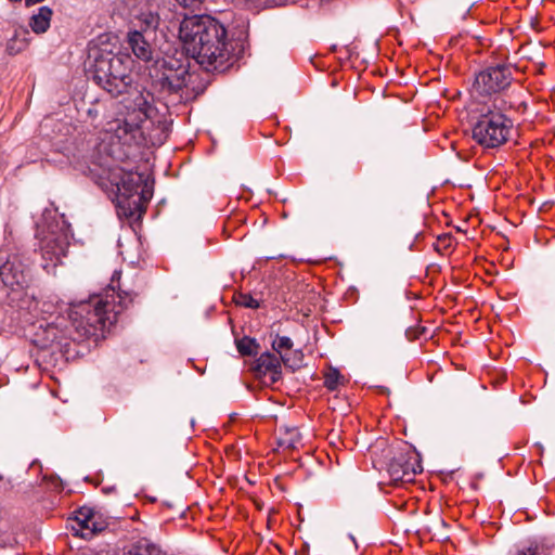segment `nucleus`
Instances as JSON below:
<instances>
[{
    "label": "nucleus",
    "instance_id": "nucleus-1",
    "mask_svg": "<svg viewBox=\"0 0 555 555\" xmlns=\"http://www.w3.org/2000/svg\"><path fill=\"white\" fill-rule=\"evenodd\" d=\"M179 38L189 54L206 72H224L233 56V46L225 26L210 15L185 16Z\"/></svg>",
    "mask_w": 555,
    "mask_h": 555
},
{
    "label": "nucleus",
    "instance_id": "nucleus-2",
    "mask_svg": "<svg viewBox=\"0 0 555 555\" xmlns=\"http://www.w3.org/2000/svg\"><path fill=\"white\" fill-rule=\"evenodd\" d=\"M134 296L127 292L116 295L112 288L72 306L67 317L73 330L69 332L70 339L83 341L91 337L98 339L103 336L104 331L117 322L118 314L132 304Z\"/></svg>",
    "mask_w": 555,
    "mask_h": 555
},
{
    "label": "nucleus",
    "instance_id": "nucleus-3",
    "mask_svg": "<svg viewBox=\"0 0 555 555\" xmlns=\"http://www.w3.org/2000/svg\"><path fill=\"white\" fill-rule=\"evenodd\" d=\"M112 158L100 165L102 172L100 179H106L117 189V207L126 218H140L146 210L152 197L144 175L126 170Z\"/></svg>",
    "mask_w": 555,
    "mask_h": 555
},
{
    "label": "nucleus",
    "instance_id": "nucleus-4",
    "mask_svg": "<svg viewBox=\"0 0 555 555\" xmlns=\"http://www.w3.org/2000/svg\"><path fill=\"white\" fill-rule=\"evenodd\" d=\"M150 98L149 92H139L133 96V106H126L125 113H119L114 120L107 122L106 131L118 140V145H112L107 151L108 158L115 162H125L128 158V153L124 146L143 142L142 126L149 119L152 108Z\"/></svg>",
    "mask_w": 555,
    "mask_h": 555
},
{
    "label": "nucleus",
    "instance_id": "nucleus-5",
    "mask_svg": "<svg viewBox=\"0 0 555 555\" xmlns=\"http://www.w3.org/2000/svg\"><path fill=\"white\" fill-rule=\"evenodd\" d=\"M133 60L129 54L99 53L93 63V80L113 98L122 94L134 96L139 92L132 75Z\"/></svg>",
    "mask_w": 555,
    "mask_h": 555
},
{
    "label": "nucleus",
    "instance_id": "nucleus-6",
    "mask_svg": "<svg viewBox=\"0 0 555 555\" xmlns=\"http://www.w3.org/2000/svg\"><path fill=\"white\" fill-rule=\"evenodd\" d=\"M514 109V105L505 99H495L473 127L476 143L483 149H496L506 143L514 126L509 116Z\"/></svg>",
    "mask_w": 555,
    "mask_h": 555
},
{
    "label": "nucleus",
    "instance_id": "nucleus-7",
    "mask_svg": "<svg viewBox=\"0 0 555 555\" xmlns=\"http://www.w3.org/2000/svg\"><path fill=\"white\" fill-rule=\"evenodd\" d=\"M150 76L160 92L178 93L188 83L189 62L183 53H180V57L166 54L154 62Z\"/></svg>",
    "mask_w": 555,
    "mask_h": 555
},
{
    "label": "nucleus",
    "instance_id": "nucleus-8",
    "mask_svg": "<svg viewBox=\"0 0 555 555\" xmlns=\"http://www.w3.org/2000/svg\"><path fill=\"white\" fill-rule=\"evenodd\" d=\"M387 454L391 455L386 467L390 483L399 486L412 482L415 476L422 472L421 462L414 452L390 448Z\"/></svg>",
    "mask_w": 555,
    "mask_h": 555
},
{
    "label": "nucleus",
    "instance_id": "nucleus-9",
    "mask_svg": "<svg viewBox=\"0 0 555 555\" xmlns=\"http://www.w3.org/2000/svg\"><path fill=\"white\" fill-rule=\"evenodd\" d=\"M513 80L512 66L496 64L486 67L476 76L473 91L479 95H490L505 90Z\"/></svg>",
    "mask_w": 555,
    "mask_h": 555
},
{
    "label": "nucleus",
    "instance_id": "nucleus-10",
    "mask_svg": "<svg viewBox=\"0 0 555 555\" xmlns=\"http://www.w3.org/2000/svg\"><path fill=\"white\" fill-rule=\"evenodd\" d=\"M38 238L42 258L54 266L61 262L69 245L66 232L62 229L53 230L49 228L47 231L42 229L38 233Z\"/></svg>",
    "mask_w": 555,
    "mask_h": 555
},
{
    "label": "nucleus",
    "instance_id": "nucleus-11",
    "mask_svg": "<svg viewBox=\"0 0 555 555\" xmlns=\"http://www.w3.org/2000/svg\"><path fill=\"white\" fill-rule=\"evenodd\" d=\"M69 332H73L69 321L65 317H57L52 323H47L46 326L40 325V332L36 333L35 343L40 348H50L54 345L60 347H67L70 339Z\"/></svg>",
    "mask_w": 555,
    "mask_h": 555
},
{
    "label": "nucleus",
    "instance_id": "nucleus-12",
    "mask_svg": "<svg viewBox=\"0 0 555 555\" xmlns=\"http://www.w3.org/2000/svg\"><path fill=\"white\" fill-rule=\"evenodd\" d=\"M0 279L11 289L23 288L27 285V273L16 256L9 258L0 266Z\"/></svg>",
    "mask_w": 555,
    "mask_h": 555
},
{
    "label": "nucleus",
    "instance_id": "nucleus-13",
    "mask_svg": "<svg viewBox=\"0 0 555 555\" xmlns=\"http://www.w3.org/2000/svg\"><path fill=\"white\" fill-rule=\"evenodd\" d=\"M271 346L285 366L293 371L301 366L302 353L301 351H294L292 353L293 341L289 337L275 335Z\"/></svg>",
    "mask_w": 555,
    "mask_h": 555
},
{
    "label": "nucleus",
    "instance_id": "nucleus-14",
    "mask_svg": "<svg viewBox=\"0 0 555 555\" xmlns=\"http://www.w3.org/2000/svg\"><path fill=\"white\" fill-rule=\"evenodd\" d=\"M282 360L271 352H263L254 362L251 370L255 372L257 377L266 376L268 373L271 374V383H276L282 375L281 371Z\"/></svg>",
    "mask_w": 555,
    "mask_h": 555
},
{
    "label": "nucleus",
    "instance_id": "nucleus-15",
    "mask_svg": "<svg viewBox=\"0 0 555 555\" xmlns=\"http://www.w3.org/2000/svg\"><path fill=\"white\" fill-rule=\"evenodd\" d=\"M126 49L131 50L133 55L143 62L153 60V47L140 30H131L127 34Z\"/></svg>",
    "mask_w": 555,
    "mask_h": 555
},
{
    "label": "nucleus",
    "instance_id": "nucleus-16",
    "mask_svg": "<svg viewBox=\"0 0 555 555\" xmlns=\"http://www.w3.org/2000/svg\"><path fill=\"white\" fill-rule=\"evenodd\" d=\"M122 555H166V553L151 539L139 538L124 547Z\"/></svg>",
    "mask_w": 555,
    "mask_h": 555
},
{
    "label": "nucleus",
    "instance_id": "nucleus-17",
    "mask_svg": "<svg viewBox=\"0 0 555 555\" xmlns=\"http://www.w3.org/2000/svg\"><path fill=\"white\" fill-rule=\"evenodd\" d=\"M30 42L29 31L24 27L14 30V35L7 41L5 52L11 55H17L25 51Z\"/></svg>",
    "mask_w": 555,
    "mask_h": 555
},
{
    "label": "nucleus",
    "instance_id": "nucleus-18",
    "mask_svg": "<svg viewBox=\"0 0 555 555\" xmlns=\"http://www.w3.org/2000/svg\"><path fill=\"white\" fill-rule=\"evenodd\" d=\"M53 11L51 8L43 5L38 9V12L30 17L29 27L38 35L44 34L51 23Z\"/></svg>",
    "mask_w": 555,
    "mask_h": 555
},
{
    "label": "nucleus",
    "instance_id": "nucleus-19",
    "mask_svg": "<svg viewBox=\"0 0 555 555\" xmlns=\"http://www.w3.org/2000/svg\"><path fill=\"white\" fill-rule=\"evenodd\" d=\"M237 351L242 356H256L260 349L259 344L255 338L244 336L241 339L235 340Z\"/></svg>",
    "mask_w": 555,
    "mask_h": 555
},
{
    "label": "nucleus",
    "instance_id": "nucleus-20",
    "mask_svg": "<svg viewBox=\"0 0 555 555\" xmlns=\"http://www.w3.org/2000/svg\"><path fill=\"white\" fill-rule=\"evenodd\" d=\"M301 440V435L297 428L286 429L284 436L280 438V446L287 449H295Z\"/></svg>",
    "mask_w": 555,
    "mask_h": 555
},
{
    "label": "nucleus",
    "instance_id": "nucleus-21",
    "mask_svg": "<svg viewBox=\"0 0 555 555\" xmlns=\"http://www.w3.org/2000/svg\"><path fill=\"white\" fill-rule=\"evenodd\" d=\"M343 379L344 377L339 371L331 367L324 375V386L331 391L336 390Z\"/></svg>",
    "mask_w": 555,
    "mask_h": 555
},
{
    "label": "nucleus",
    "instance_id": "nucleus-22",
    "mask_svg": "<svg viewBox=\"0 0 555 555\" xmlns=\"http://www.w3.org/2000/svg\"><path fill=\"white\" fill-rule=\"evenodd\" d=\"M138 21L140 22V26L145 30L156 29L159 24V16L158 14L149 11L141 13Z\"/></svg>",
    "mask_w": 555,
    "mask_h": 555
},
{
    "label": "nucleus",
    "instance_id": "nucleus-23",
    "mask_svg": "<svg viewBox=\"0 0 555 555\" xmlns=\"http://www.w3.org/2000/svg\"><path fill=\"white\" fill-rule=\"evenodd\" d=\"M94 511L90 507H81L76 512V520L79 529L82 532L88 524L90 525L91 519L94 517Z\"/></svg>",
    "mask_w": 555,
    "mask_h": 555
},
{
    "label": "nucleus",
    "instance_id": "nucleus-24",
    "mask_svg": "<svg viewBox=\"0 0 555 555\" xmlns=\"http://www.w3.org/2000/svg\"><path fill=\"white\" fill-rule=\"evenodd\" d=\"M235 301L238 306H242L245 308H250V309H257L260 306L259 301L256 298H254L250 294H245V293H240L236 296Z\"/></svg>",
    "mask_w": 555,
    "mask_h": 555
},
{
    "label": "nucleus",
    "instance_id": "nucleus-25",
    "mask_svg": "<svg viewBox=\"0 0 555 555\" xmlns=\"http://www.w3.org/2000/svg\"><path fill=\"white\" fill-rule=\"evenodd\" d=\"M105 528V526L102 522H99L95 519V516L91 519L90 525L88 524V527L82 530L80 533L81 538L83 539H90L93 537L94 533L102 531Z\"/></svg>",
    "mask_w": 555,
    "mask_h": 555
},
{
    "label": "nucleus",
    "instance_id": "nucleus-26",
    "mask_svg": "<svg viewBox=\"0 0 555 555\" xmlns=\"http://www.w3.org/2000/svg\"><path fill=\"white\" fill-rule=\"evenodd\" d=\"M453 237L451 234L439 235L436 243V249L438 251L446 250L452 246Z\"/></svg>",
    "mask_w": 555,
    "mask_h": 555
},
{
    "label": "nucleus",
    "instance_id": "nucleus-27",
    "mask_svg": "<svg viewBox=\"0 0 555 555\" xmlns=\"http://www.w3.org/2000/svg\"><path fill=\"white\" fill-rule=\"evenodd\" d=\"M177 2L183 8L198 9L204 0H177Z\"/></svg>",
    "mask_w": 555,
    "mask_h": 555
},
{
    "label": "nucleus",
    "instance_id": "nucleus-28",
    "mask_svg": "<svg viewBox=\"0 0 555 555\" xmlns=\"http://www.w3.org/2000/svg\"><path fill=\"white\" fill-rule=\"evenodd\" d=\"M54 309V305L52 302H43L41 311L43 313H52V310Z\"/></svg>",
    "mask_w": 555,
    "mask_h": 555
},
{
    "label": "nucleus",
    "instance_id": "nucleus-29",
    "mask_svg": "<svg viewBox=\"0 0 555 555\" xmlns=\"http://www.w3.org/2000/svg\"><path fill=\"white\" fill-rule=\"evenodd\" d=\"M517 555H538V553L535 548L528 547L527 550L518 552Z\"/></svg>",
    "mask_w": 555,
    "mask_h": 555
}]
</instances>
